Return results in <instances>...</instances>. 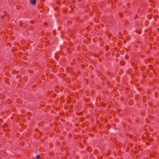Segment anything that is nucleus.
<instances>
[{
    "label": "nucleus",
    "instance_id": "f257e3e1",
    "mask_svg": "<svg viewBox=\"0 0 159 159\" xmlns=\"http://www.w3.org/2000/svg\"><path fill=\"white\" fill-rule=\"evenodd\" d=\"M30 3L32 5H34L36 3V0H30Z\"/></svg>",
    "mask_w": 159,
    "mask_h": 159
},
{
    "label": "nucleus",
    "instance_id": "f03ea898",
    "mask_svg": "<svg viewBox=\"0 0 159 159\" xmlns=\"http://www.w3.org/2000/svg\"><path fill=\"white\" fill-rule=\"evenodd\" d=\"M36 158H37L38 159H39L40 157V156L39 155H38L36 156Z\"/></svg>",
    "mask_w": 159,
    "mask_h": 159
},
{
    "label": "nucleus",
    "instance_id": "7ed1b4c3",
    "mask_svg": "<svg viewBox=\"0 0 159 159\" xmlns=\"http://www.w3.org/2000/svg\"><path fill=\"white\" fill-rule=\"evenodd\" d=\"M125 58L127 59V56H126L125 57Z\"/></svg>",
    "mask_w": 159,
    "mask_h": 159
},
{
    "label": "nucleus",
    "instance_id": "20e7f679",
    "mask_svg": "<svg viewBox=\"0 0 159 159\" xmlns=\"http://www.w3.org/2000/svg\"><path fill=\"white\" fill-rule=\"evenodd\" d=\"M120 17H121H121H122V16H120Z\"/></svg>",
    "mask_w": 159,
    "mask_h": 159
},
{
    "label": "nucleus",
    "instance_id": "39448f33",
    "mask_svg": "<svg viewBox=\"0 0 159 159\" xmlns=\"http://www.w3.org/2000/svg\"><path fill=\"white\" fill-rule=\"evenodd\" d=\"M157 30H158V32H159V28L157 29Z\"/></svg>",
    "mask_w": 159,
    "mask_h": 159
}]
</instances>
